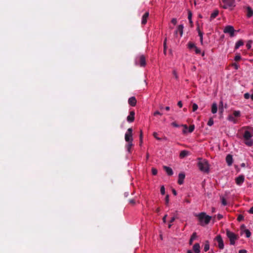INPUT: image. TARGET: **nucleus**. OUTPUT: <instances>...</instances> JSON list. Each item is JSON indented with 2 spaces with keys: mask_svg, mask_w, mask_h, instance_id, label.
Wrapping results in <instances>:
<instances>
[{
  "mask_svg": "<svg viewBox=\"0 0 253 253\" xmlns=\"http://www.w3.org/2000/svg\"><path fill=\"white\" fill-rule=\"evenodd\" d=\"M241 228L242 230V233H245L247 238H249L251 236V233L248 229L245 228V226L244 225H242L241 227Z\"/></svg>",
  "mask_w": 253,
  "mask_h": 253,
  "instance_id": "10",
  "label": "nucleus"
},
{
  "mask_svg": "<svg viewBox=\"0 0 253 253\" xmlns=\"http://www.w3.org/2000/svg\"><path fill=\"white\" fill-rule=\"evenodd\" d=\"M197 29H198V31L199 36L200 37V42H201V44H203V33L200 30L199 28H198Z\"/></svg>",
  "mask_w": 253,
  "mask_h": 253,
  "instance_id": "25",
  "label": "nucleus"
},
{
  "mask_svg": "<svg viewBox=\"0 0 253 253\" xmlns=\"http://www.w3.org/2000/svg\"><path fill=\"white\" fill-rule=\"evenodd\" d=\"M202 0H194V4L196 5L197 4H199L201 2Z\"/></svg>",
  "mask_w": 253,
  "mask_h": 253,
  "instance_id": "48",
  "label": "nucleus"
},
{
  "mask_svg": "<svg viewBox=\"0 0 253 253\" xmlns=\"http://www.w3.org/2000/svg\"><path fill=\"white\" fill-rule=\"evenodd\" d=\"M241 58L240 55H237L235 57V60L236 61H238L239 60H240Z\"/></svg>",
  "mask_w": 253,
  "mask_h": 253,
  "instance_id": "44",
  "label": "nucleus"
},
{
  "mask_svg": "<svg viewBox=\"0 0 253 253\" xmlns=\"http://www.w3.org/2000/svg\"><path fill=\"white\" fill-rule=\"evenodd\" d=\"M220 105L221 106V108H220V110H221V112H222V111H223V102L222 101H220Z\"/></svg>",
  "mask_w": 253,
  "mask_h": 253,
  "instance_id": "56",
  "label": "nucleus"
},
{
  "mask_svg": "<svg viewBox=\"0 0 253 253\" xmlns=\"http://www.w3.org/2000/svg\"><path fill=\"white\" fill-rule=\"evenodd\" d=\"M221 202H222V204L223 205H224V206H225V205H226V204H227V203H226V200H225L224 198H222V199Z\"/></svg>",
  "mask_w": 253,
  "mask_h": 253,
  "instance_id": "45",
  "label": "nucleus"
},
{
  "mask_svg": "<svg viewBox=\"0 0 253 253\" xmlns=\"http://www.w3.org/2000/svg\"><path fill=\"white\" fill-rule=\"evenodd\" d=\"M202 0H194V4L196 5L197 4H199L201 2Z\"/></svg>",
  "mask_w": 253,
  "mask_h": 253,
  "instance_id": "47",
  "label": "nucleus"
},
{
  "mask_svg": "<svg viewBox=\"0 0 253 253\" xmlns=\"http://www.w3.org/2000/svg\"><path fill=\"white\" fill-rule=\"evenodd\" d=\"M213 124V121L212 118H211L208 122V125L209 126H211Z\"/></svg>",
  "mask_w": 253,
  "mask_h": 253,
  "instance_id": "37",
  "label": "nucleus"
},
{
  "mask_svg": "<svg viewBox=\"0 0 253 253\" xmlns=\"http://www.w3.org/2000/svg\"><path fill=\"white\" fill-rule=\"evenodd\" d=\"M234 0H223V2L224 3L223 8L227 9L230 6H234Z\"/></svg>",
  "mask_w": 253,
  "mask_h": 253,
  "instance_id": "8",
  "label": "nucleus"
},
{
  "mask_svg": "<svg viewBox=\"0 0 253 253\" xmlns=\"http://www.w3.org/2000/svg\"><path fill=\"white\" fill-rule=\"evenodd\" d=\"M197 238V235L196 233H193L190 241H189V244L191 245L192 244L193 241Z\"/></svg>",
  "mask_w": 253,
  "mask_h": 253,
  "instance_id": "30",
  "label": "nucleus"
},
{
  "mask_svg": "<svg viewBox=\"0 0 253 253\" xmlns=\"http://www.w3.org/2000/svg\"><path fill=\"white\" fill-rule=\"evenodd\" d=\"M182 126L183 127V133L184 134H186L187 132H188V126L187 125H182Z\"/></svg>",
  "mask_w": 253,
  "mask_h": 253,
  "instance_id": "32",
  "label": "nucleus"
},
{
  "mask_svg": "<svg viewBox=\"0 0 253 253\" xmlns=\"http://www.w3.org/2000/svg\"><path fill=\"white\" fill-rule=\"evenodd\" d=\"M177 105L180 107L181 108L182 107V103L181 101H179L177 103Z\"/></svg>",
  "mask_w": 253,
  "mask_h": 253,
  "instance_id": "52",
  "label": "nucleus"
},
{
  "mask_svg": "<svg viewBox=\"0 0 253 253\" xmlns=\"http://www.w3.org/2000/svg\"><path fill=\"white\" fill-rule=\"evenodd\" d=\"M166 42H167V39H166L165 40V41H164V51H165V52H166Z\"/></svg>",
  "mask_w": 253,
  "mask_h": 253,
  "instance_id": "51",
  "label": "nucleus"
},
{
  "mask_svg": "<svg viewBox=\"0 0 253 253\" xmlns=\"http://www.w3.org/2000/svg\"><path fill=\"white\" fill-rule=\"evenodd\" d=\"M199 220L202 226L207 225L211 220V217L207 215L205 212H201L198 215Z\"/></svg>",
  "mask_w": 253,
  "mask_h": 253,
  "instance_id": "1",
  "label": "nucleus"
},
{
  "mask_svg": "<svg viewBox=\"0 0 253 253\" xmlns=\"http://www.w3.org/2000/svg\"><path fill=\"white\" fill-rule=\"evenodd\" d=\"M250 97H251V95L249 93H246L244 94V97H245V98H246L247 99H249Z\"/></svg>",
  "mask_w": 253,
  "mask_h": 253,
  "instance_id": "41",
  "label": "nucleus"
},
{
  "mask_svg": "<svg viewBox=\"0 0 253 253\" xmlns=\"http://www.w3.org/2000/svg\"><path fill=\"white\" fill-rule=\"evenodd\" d=\"M153 135L154 137L156 139H157V140H161V138H159V137H158L157 136V135H158V133H157V132H154L153 133Z\"/></svg>",
  "mask_w": 253,
  "mask_h": 253,
  "instance_id": "38",
  "label": "nucleus"
},
{
  "mask_svg": "<svg viewBox=\"0 0 253 253\" xmlns=\"http://www.w3.org/2000/svg\"><path fill=\"white\" fill-rule=\"evenodd\" d=\"M226 235L229 239L231 245H234L235 241L238 239V236L233 232L230 231L229 230H226Z\"/></svg>",
  "mask_w": 253,
  "mask_h": 253,
  "instance_id": "3",
  "label": "nucleus"
},
{
  "mask_svg": "<svg viewBox=\"0 0 253 253\" xmlns=\"http://www.w3.org/2000/svg\"><path fill=\"white\" fill-rule=\"evenodd\" d=\"M161 193L162 195H164L165 194V188L164 186H162L160 189Z\"/></svg>",
  "mask_w": 253,
  "mask_h": 253,
  "instance_id": "36",
  "label": "nucleus"
},
{
  "mask_svg": "<svg viewBox=\"0 0 253 253\" xmlns=\"http://www.w3.org/2000/svg\"><path fill=\"white\" fill-rule=\"evenodd\" d=\"M253 136V133L249 131H246L244 134V138L245 139H249Z\"/></svg>",
  "mask_w": 253,
  "mask_h": 253,
  "instance_id": "18",
  "label": "nucleus"
},
{
  "mask_svg": "<svg viewBox=\"0 0 253 253\" xmlns=\"http://www.w3.org/2000/svg\"><path fill=\"white\" fill-rule=\"evenodd\" d=\"M136 63L139 64L140 66H145L146 65L145 56L143 55L138 56L136 59Z\"/></svg>",
  "mask_w": 253,
  "mask_h": 253,
  "instance_id": "6",
  "label": "nucleus"
},
{
  "mask_svg": "<svg viewBox=\"0 0 253 253\" xmlns=\"http://www.w3.org/2000/svg\"><path fill=\"white\" fill-rule=\"evenodd\" d=\"M241 116V112L240 111H234L233 112V114L229 115L227 117V120L233 123L234 124H236L237 123V120L236 118L240 117Z\"/></svg>",
  "mask_w": 253,
  "mask_h": 253,
  "instance_id": "4",
  "label": "nucleus"
},
{
  "mask_svg": "<svg viewBox=\"0 0 253 253\" xmlns=\"http://www.w3.org/2000/svg\"><path fill=\"white\" fill-rule=\"evenodd\" d=\"M245 143L248 146H251L253 144V141L251 139H245Z\"/></svg>",
  "mask_w": 253,
  "mask_h": 253,
  "instance_id": "29",
  "label": "nucleus"
},
{
  "mask_svg": "<svg viewBox=\"0 0 253 253\" xmlns=\"http://www.w3.org/2000/svg\"><path fill=\"white\" fill-rule=\"evenodd\" d=\"M157 115H162V114L160 112H159L158 111H155L154 113V116H156Z\"/></svg>",
  "mask_w": 253,
  "mask_h": 253,
  "instance_id": "50",
  "label": "nucleus"
},
{
  "mask_svg": "<svg viewBox=\"0 0 253 253\" xmlns=\"http://www.w3.org/2000/svg\"><path fill=\"white\" fill-rule=\"evenodd\" d=\"M165 203H166V205L167 206L169 205V195H167L165 197Z\"/></svg>",
  "mask_w": 253,
  "mask_h": 253,
  "instance_id": "35",
  "label": "nucleus"
},
{
  "mask_svg": "<svg viewBox=\"0 0 253 253\" xmlns=\"http://www.w3.org/2000/svg\"><path fill=\"white\" fill-rule=\"evenodd\" d=\"M125 139L126 142H131L133 141L132 129L131 128L127 129L125 134Z\"/></svg>",
  "mask_w": 253,
  "mask_h": 253,
  "instance_id": "5",
  "label": "nucleus"
},
{
  "mask_svg": "<svg viewBox=\"0 0 253 253\" xmlns=\"http://www.w3.org/2000/svg\"><path fill=\"white\" fill-rule=\"evenodd\" d=\"M149 15V12H146L142 16V20H141V24L142 25H145L147 23V19L148 18Z\"/></svg>",
  "mask_w": 253,
  "mask_h": 253,
  "instance_id": "14",
  "label": "nucleus"
},
{
  "mask_svg": "<svg viewBox=\"0 0 253 253\" xmlns=\"http://www.w3.org/2000/svg\"><path fill=\"white\" fill-rule=\"evenodd\" d=\"M136 99L134 97H131L128 99V104L131 106H135L136 104Z\"/></svg>",
  "mask_w": 253,
  "mask_h": 253,
  "instance_id": "15",
  "label": "nucleus"
},
{
  "mask_svg": "<svg viewBox=\"0 0 253 253\" xmlns=\"http://www.w3.org/2000/svg\"><path fill=\"white\" fill-rule=\"evenodd\" d=\"M188 45H189V47L190 48H192L193 47H195H195H196L195 46L194 44L192 43H189Z\"/></svg>",
  "mask_w": 253,
  "mask_h": 253,
  "instance_id": "49",
  "label": "nucleus"
},
{
  "mask_svg": "<svg viewBox=\"0 0 253 253\" xmlns=\"http://www.w3.org/2000/svg\"><path fill=\"white\" fill-rule=\"evenodd\" d=\"M189 154V152L188 151H187L186 150H183L180 152V153L179 154V157L181 158H183L185 157L188 156Z\"/></svg>",
  "mask_w": 253,
  "mask_h": 253,
  "instance_id": "22",
  "label": "nucleus"
},
{
  "mask_svg": "<svg viewBox=\"0 0 253 253\" xmlns=\"http://www.w3.org/2000/svg\"><path fill=\"white\" fill-rule=\"evenodd\" d=\"M232 66L236 70H237L239 68V66L236 63H233Z\"/></svg>",
  "mask_w": 253,
  "mask_h": 253,
  "instance_id": "43",
  "label": "nucleus"
},
{
  "mask_svg": "<svg viewBox=\"0 0 253 253\" xmlns=\"http://www.w3.org/2000/svg\"><path fill=\"white\" fill-rule=\"evenodd\" d=\"M167 217V214H166L164 215V216L163 218V221L164 223H166V218Z\"/></svg>",
  "mask_w": 253,
  "mask_h": 253,
  "instance_id": "54",
  "label": "nucleus"
},
{
  "mask_svg": "<svg viewBox=\"0 0 253 253\" xmlns=\"http://www.w3.org/2000/svg\"><path fill=\"white\" fill-rule=\"evenodd\" d=\"M171 22L174 25H175L177 23V20L176 18L172 19Z\"/></svg>",
  "mask_w": 253,
  "mask_h": 253,
  "instance_id": "42",
  "label": "nucleus"
},
{
  "mask_svg": "<svg viewBox=\"0 0 253 253\" xmlns=\"http://www.w3.org/2000/svg\"><path fill=\"white\" fill-rule=\"evenodd\" d=\"M173 75L175 76V78H178L177 75V74H176L175 71L173 72Z\"/></svg>",
  "mask_w": 253,
  "mask_h": 253,
  "instance_id": "63",
  "label": "nucleus"
},
{
  "mask_svg": "<svg viewBox=\"0 0 253 253\" xmlns=\"http://www.w3.org/2000/svg\"><path fill=\"white\" fill-rule=\"evenodd\" d=\"M135 112L134 111H131L129 113V115L127 117V121L129 123H131L134 120Z\"/></svg>",
  "mask_w": 253,
  "mask_h": 253,
  "instance_id": "11",
  "label": "nucleus"
},
{
  "mask_svg": "<svg viewBox=\"0 0 253 253\" xmlns=\"http://www.w3.org/2000/svg\"><path fill=\"white\" fill-rule=\"evenodd\" d=\"M218 14V11L217 10H214L211 14L210 17V20H212L215 18Z\"/></svg>",
  "mask_w": 253,
  "mask_h": 253,
  "instance_id": "24",
  "label": "nucleus"
},
{
  "mask_svg": "<svg viewBox=\"0 0 253 253\" xmlns=\"http://www.w3.org/2000/svg\"><path fill=\"white\" fill-rule=\"evenodd\" d=\"M193 250L195 253H200V246L199 244L196 243L194 245L193 247Z\"/></svg>",
  "mask_w": 253,
  "mask_h": 253,
  "instance_id": "20",
  "label": "nucleus"
},
{
  "mask_svg": "<svg viewBox=\"0 0 253 253\" xmlns=\"http://www.w3.org/2000/svg\"><path fill=\"white\" fill-rule=\"evenodd\" d=\"M129 203L130 204H135V201L134 200H130L129 201Z\"/></svg>",
  "mask_w": 253,
  "mask_h": 253,
  "instance_id": "61",
  "label": "nucleus"
},
{
  "mask_svg": "<svg viewBox=\"0 0 253 253\" xmlns=\"http://www.w3.org/2000/svg\"><path fill=\"white\" fill-rule=\"evenodd\" d=\"M239 253H247V251L245 250H241L239 251Z\"/></svg>",
  "mask_w": 253,
  "mask_h": 253,
  "instance_id": "55",
  "label": "nucleus"
},
{
  "mask_svg": "<svg viewBox=\"0 0 253 253\" xmlns=\"http://www.w3.org/2000/svg\"><path fill=\"white\" fill-rule=\"evenodd\" d=\"M195 52L197 54L201 53V50L199 48H197V47H195Z\"/></svg>",
  "mask_w": 253,
  "mask_h": 253,
  "instance_id": "46",
  "label": "nucleus"
},
{
  "mask_svg": "<svg viewBox=\"0 0 253 253\" xmlns=\"http://www.w3.org/2000/svg\"><path fill=\"white\" fill-rule=\"evenodd\" d=\"M143 138V135H142V130L140 131V139L141 140Z\"/></svg>",
  "mask_w": 253,
  "mask_h": 253,
  "instance_id": "59",
  "label": "nucleus"
},
{
  "mask_svg": "<svg viewBox=\"0 0 253 253\" xmlns=\"http://www.w3.org/2000/svg\"><path fill=\"white\" fill-rule=\"evenodd\" d=\"M192 13L191 11H188V19L189 21V23L192 26L193 25V22L192 21Z\"/></svg>",
  "mask_w": 253,
  "mask_h": 253,
  "instance_id": "28",
  "label": "nucleus"
},
{
  "mask_svg": "<svg viewBox=\"0 0 253 253\" xmlns=\"http://www.w3.org/2000/svg\"><path fill=\"white\" fill-rule=\"evenodd\" d=\"M249 212L250 213L253 214V207L250 209Z\"/></svg>",
  "mask_w": 253,
  "mask_h": 253,
  "instance_id": "60",
  "label": "nucleus"
},
{
  "mask_svg": "<svg viewBox=\"0 0 253 253\" xmlns=\"http://www.w3.org/2000/svg\"><path fill=\"white\" fill-rule=\"evenodd\" d=\"M172 193L174 195H176L177 194L176 191L174 189L172 190Z\"/></svg>",
  "mask_w": 253,
  "mask_h": 253,
  "instance_id": "64",
  "label": "nucleus"
},
{
  "mask_svg": "<svg viewBox=\"0 0 253 253\" xmlns=\"http://www.w3.org/2000/svg\"><path fill=\"white\" fill-rule=\"evenodd\" d=\"M172 125L175 127H178V125H177L176 123H172Z\"/></svg>",
  "mask_w": 253,
  "mask_h": 253,
  "instance_id": "62",
  "label": "nucleus"
},
{
  "mask_svg": "<svg viewBox=\"0 0 253 253\" xmlns=\"http://www.w3.org/2000/svg\"><path fill=\"white\" fill-rule=\"evenodd\" d=\"M164 169L166 171L168 175H172L173 174V170L171 168L167 166H163Z\"/></svg>",
  "mask_w": 253,
  "mask_h": 253,
  "instance_id": "17",
  "label": "nucleus"
},
{
  "mask_svg": "<svg viewBox=\"0 0 253 253\" xmlns=\"http://www.w3.org/2000/svg\"><path fill=\"white\" fill-rule=\"evenodd\" d=\"M234 32L235 30L233 27L230 25L226 26L223 30V32L224 33L229 34L231 37L234 36Z\"/></svg>",
  "mask_w": 253,
  "mask_h": 253,
  "instance_id": "7",
  "label": "nucleus"
},
{
  "mask_svg": "<svg viewBox=\"0 0 253 253\" xmlns=\"http://www.w3.org/2000/svg\"><path fill=\"white\" fill-rule=\"evenodd\" d=\"M152 172L153 175H156L157 174V170L155 168H152Z\"/></svg>",
  "mask_w": 253,
  "mask_h": 253,
  "instance_id": "39",
  "label": "nucleus"
},
{
  "mask_svg": "<svg viewBox=\"0 0 253 253\" xmlns=\"http://www.w3.org/2000/svg\"><path fill=\"white\" fill-rule=\"evenodd\" d=\"M215 240L217 242L218 245V248L220 249H223L224 248V243L223 240L220 235H218L216 237Z\"/></svg>",
  "mask_w": 253,
  "mask_h": 253,
  "instance_id": "9",
  "label": "nucleus"
},
{
  "mask_svg": "<svg viewBox=\"0 0 253 253\" xmlns=\"http://www.w3.org/2000/svg\"><path fill=\"white\" fill-rule=\"evenodd\" d=\"M195 129V126L194 125H191L188 128V132L191 133Z\"/></svg>",
  "mask_w": 253,
  "mask_h": 253,
  "instance_id": "33",
  "label": "nucleus"
},
{
  "mask_svg": "<svg viewBox=\"0 0 253 253\" xmlns=\"http://www.w3.org/2000/svg\"><path fill=\"white\" fill-rule=\"evenodd\" d=\"M245 178L243 175H240L235 179L236 183L241 185L244 181Z\"/></svg>",
  "mask_w": 253,
  "mask_h": 253,
  "instance_id": "12",
  "label": "nucleus"
},
{
  "mask_svg": "<svg viewBox=\"0 0 253 253\" xmlns=\"http://www.w3.org/2000/svg\"><path fill=\"white\" fill-rule=\"evenodd\" d=\"M243 216H242V215H240L238 216V219L239 220H242V219H243Z\"/></svg>",
  "mask_w": 253,
  "mask_h": 253,
  "instance_id": "58",
  "label": "nucleus"
},
{
  "mask_svg": "<svg viewBox=\"0 0 253 253\" xmlns=\"http://www.w3.org/2000/svg\"><path fill=\"white\" fill-rule=\"evenodd\" d=\"M223 217V215L220 214H218L217 215V218L218 220H220Z\"/></svg>",
  "mask_w": 253,
  "mask_h": 253,
  "instance_id": "53",
  "label": "nucleus"
},
{
  "mask_svg": "<svg viewBox=\"0 0 253 253\" xmlns=\"http://www.w3.org/2000/svg\"><path fill=\"white\" fill-rule=\"evenodd\" d=\"M244 44V42L242 40H239L235 44V49H238L240 46L243 45Z\"/></svg>",
  "mask_w": 253,
  "mask_h": 253,
  "instance_id": "26",
  "label": "nucleus"
},
{
  "mask_svg": "<svg viewBox=\"0 0 253 253\" xmlns=\"http://www.w3.org/2000/svg\"><path fill=\"white\" fill-rule=\"evenodd\" d=\"M226 161L228 166L232 165L233 163V158L231 155H228L226 157Z\"/></svg>",
  "mask_w": 253,
  "mask_h": 253,
  "instance_id": "19",
  "label": "nucleus"
},
{
  "mask_svg": "<svg viewBox=\"0 0 253 253\" xmlns=\"http://www.w3.org/2000/svg\"><path fill=\"white\" fill-rule=\"evenodd\" d=\"M175 218L174 217H172L170 219V223L173 222L175 220Z\"/></svg>",
  "mask_w": 253,
  "mask_h": 253,
  "instance_id": "57",
  "label": "nucleus"
},
{
  "mask_svg": "<svg viewBox=\"0 0 253 253\" xmlns=\"http://www.w3.org/2000/svg\"><path fill=\"white\" fill-rule=\"evenodd\" d=\"M183 25H179L177 27V30L175 32V34L177 35L178 33H179L180 37L182 36L183 35Z\"/></svg>",
  "mask_w": 253,
  "mask_h": 253,
  "instance_id": "13",
  "label": "nucleus"
},
{
  "mask_svg": "<svg viewBox=\"0 0 253 253\" xmlns=\"http://www.w3.org/2000/svg\"><path fill=\"white\" fill-rule=\"evenodd\" d=\"M185 178V174L183 173H180L178 175V183L181 185L183 183L184 179Z\"/></svg>",
  "mask_w": 253,
  "mask_h": 253,
  "instance_id": "16",
  "label": "nucleus"
},
{
  "mask_svg": "<svg viewBox=\"0 0 253 253\" xmlns=\"http://www.w3.org/2000/svg\"><path fill=\"white\" fill-rule=\"evenodd\" d=\"M133 146L132 142H127L126 145V148L128 152H130L131 147Z\"/></svg>",
  "mask_w": 253,
  "mask_h": 253,
  "instance_id": "31",
  "label": "nucleus"
},
{
  "mask_svg": "<svg viewBox=\"0 0 253 253\" xmlns=\"http://www.w3.org/2000/svg\"><path fill=\"white\" fill-rule=\"evenodd\" d=\"M217 105L215 103H213L211 106V112L213 114H215L217 112Z\"/></svg>",
  "mask_w": 253,
  "mask_h": 253,
  "instance_id": "23",
  "label": "nucleus"
},
{
  "mask_svg": "<svg viewBox=\"0 0 253 253\" xmlns=\"http://www.w3.org/2000/svg\"><path fill=\"white\" fill-rule=\"evenodd\" d=\"M210 249V243L209 242L207 241H206L204 247V250L205 252H207Z\"/></svg>",
  "mask_w": 253,
  "mask_h": 253,
  "instance_id": "27",
  "label": "nucleus"
},
{
  "mask_svg": "<svg viewBox=\"0 0 253 253\" xmlns=\"http://www.w3.org/2000/svg\"><path fill=\"white\" fill-rule=\"evenodd\" d=\"M198 165L200 170L203 172H208L209 171V165L206 160L199 158Z\"/></svg>",
  "mask_w": 253,
  "mask_h": 253,
  "instance_id": "2",
  "label": "nucleus"
},
{
  "mask_svg": "<svg viewBox=\"0 0 253 253\" xmlns=\"http://www.w3.org/2000/svg\"><path fill=\"white\" fill-rule=\"evenodd\" d=\"M247 16L248 18L251 17L253 15V10L250 6L247 7Z\"/></svg>",
  "mask_w": 253,
  "mask_h": 253,
  "instance_id": "21",
  "label": "nucleus"
},
{
  "mask_svg": "<svg viewBox=\"0 0 253 253\" xmlns=\"http://www.w3.org/2000/svg\"><path fill=\"white\" fill-rule=\"evenodd\" d=\"M198 106L197 104L196 103H194L192 106V110L193 112H195L198 109Z\"/></svg>",
  "mask_w": 253,
  "mask_h": 253,
  "instance_id": "34",
  "label": "nucleus"
},
{
  "mask_svg": "<svg viewBox=\"0 0 253 253\" xmlns=\"http://www.w3.org/2000/svg\"><path fill=\"white\" fill-rule=\"evenodd\" d=\"M251 43H252V42L251 41H249L247 44H246V46L248 48V49H250L251 47Z\"/></svg>",
  "mask_w": 253,
  "mask_h": 253,
  "instance_id": "40",
  "label": "nucleus"
}]
</instances>
